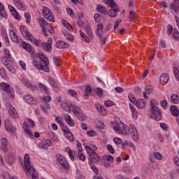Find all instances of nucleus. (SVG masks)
Here are the masks:
<instances>
[{
    "label": "nucleus",
    "instance_id": "nucleus-1",
    "mask_svg": "<svg viewBox=\"0 0 179 179\" xmlns=\"http://www.w3.org/2000/svg\"><path fill=\"white\" fill-rule=\"evenodd\" d=\"M114 131L115 132H118V134H122L123 135H131L132 139L135 141V142H138L139 139V134H138V130H136V127L135 126L131 124L130 128L128 126L124 124V123H120V126H114Z\"/></svg>",
    "mask_w": 179,
    "mask_h": 179
},
{
    "label": "nucleus",
    "instance_id": "nucleus-2",
    "mask_svg": "<svg viewBox=\"0 0 179 179\" xmlns=\"http://www.w3.org/2000/svg\"><path fill=\"white\" fill-rule=\"evenodd\" d=\"M38 58H39V59H41L44 65H43V64H41V62H40L34 61V66L37 69H39L40 71H43L44 72L48 73L50 72V67L48 66V65H50V61L48 60V58L45 57V55L43 53H38Z\"/></svg>",
    "mask_w": 179,
    "mask_h": 179
},
{
    "label": "nucleus",
    "instance_id": "nucleus-3",
    "mask_svg": "<svg viewBox=\"0 0 179 179\" xmlns=\"http://www.w3.org/2000/svg\"><path fill=\"white\" fill-rule=\"evenodd\" d=\"M24 168L27 170V174H30L32 179H38V173L36 172V170L30 164V155L25 154L24 157Z\"/></svg>",
    "mask_w": 179,
    "mask_h": 179
},
{
    "label": "nucleus",
    "instance_id": "nucleus-4",
    "mask_svg": "<svg viewBox=\"0 0 179 179\" xmlns=\"http://www.w3.org/2000/svg\"><path fill=\"white\" fill-rule=\"evenodd\" d=\"M159 104V101L156 99H151L150 106L151 107L152 115V118L155 120V121H160L162 120V113L157 105Z\"/></svg>",
    "mask_w": 179,
    "mask_h": 179
},
{
    "label": "nucleus",
    "instance_id": "nucleus-5",
    "mask_svg": "<svg viewBox=\"0 0 179 179\" xmlns=\"http://www.w3.org/2000/svg\"><path fill=\"white\" fill-rule=\"evenodd\" d=\"M108 3L111 8V9L108 12V15H109L110 17H115L120 10L118 6L115 5V2L113 0H108Z\"/></svg>",
    "mask_w": 179,
    "mask_h": 179
},
{
    "label": "nucleus",
    "instance_id": "nucleus-6",
    "mask_svg": "<svg viewBox=\"0 0 179 179\" xmlns=\"http://www.w3.org/2000/svg\"><path fill=\"white\" fill-rule=\"evenodd\" d=\"M0 86L2 90L6 92V94H8V97H10V99H15V90L10 88V85H9V84L6 83H1Z\"/></svg>",
    "mask_w": 179,
    "mask_h": 179
},
{
    "label": "nucleus",
    "instance_id": "nucleus-7",
    "mask_svg": "<svg viewBox=\"0 0 179 179\" xmlns=\"http://www.w3.org/2000/svg\"><path fill=\"white\" fill-rule=\"evenodd\" d=\"M6 106L7 110H8V113L10 117H12L13 118H17V117H19V115L17 114V111L16 110L15 107L12 106V103H10V102H7L6 103Z\"/></svg>",
    "mask_w": 179,
    "mask_h": 179
},
{
    "label": "nucleus",
    "instance_id": "nucleus-8",
    "mask_svg": "<svg viewBox=\"0 0 179 179\" xmlns=\"http://www.w3.org/2000/svg\"><path fill=\"white\" fill-rule=\"evenodd\" d=\"M56 159L59 164H61L62 167L64 169H69V164H68V162H66V159H65V157H64V155L57 154Z\"/></svg>",
    "mask_w": 179,
    "mask_h": 179
},
{
    "label": "nucleus",
    "instance_id": "nucleus-9",
    "mask_svg": "<svg viewBox=\"0 0 179 179\" xmlns=\"http://www.w3.org/2000/svg\"><path fill=\"white\" fill-rule=\"evenodd\" d=\"M41 47L45 51H47L48 52H51V51L52 50V38H48L47 43L42 42Z\"/></svg>",
    "mask_w": 179,
    "mask_h": 179
},
{
    "label": "nucleus",
    "instance_id": "nucleus-10",
    "mask_svg": "<svg viewBox=\"0 0 179 179\" xmlns=\"http://www.w3.org/2000/svg\"><path fill=\"white\" fill-rule=\"evenodd\" d=\"M20 30L24 38H26L27 40H33V35L29 32V31L27 30V27L24 26H21L20 27Z\"/></svg>",
    "mask_w": 179,
    "mask_h": 179
},
{
    "label": "nucleus",
    "instance_id": "nucleus-11",
    "mask_svg": "<svg viewBox=\"0 0 179 179\" xmlns=\"http://www.w3.org/2000/svg\"><path fill=\"white\" fill-rule=\"evenodd\" d=\"M0 142L1 149L4 152V153H6V152H8V145H9V141H8L6 138H1Z\"/></svg>",
    "mask_w": 179,
    "mask_h": 179
},
{
    "label": "nucleus",
    "instance_id": "nucleus-12",
    "mask_svg": "<svg viewBox=\"0 0 179 179\" xmlns=\"http://www.w3.org/2000/svg\"><path fill=\"white\" fill-rule=\"evenodd\" d=\"M5 129L7 132H15L16 131V128L13 127L9 120H5Z\"/></svg>",
    "mask_w": 179,
    "mask_h": 179
},
{
    "label": "nucleus",
    "instance_id": "nucleus-13",
    "mask_svg": "<svg viewBox=\"0 0 179 179\" xmlns=\"http://www.w3.org/2000/svg\"><path fill=\"white\" fill-rule=\"evenodd\" d=\"M24 100L28 104H36L37 100L34 99V97L31 96V95L27 94L24 96Z\"/></svg>",
    "mask_w": 179,
    "mask_h": 179
},
{
    "label": "nucleus",
    "instance_id": "nucleus-14",
    "mask_svg": "<svg viewBox=\"0 0 179 179\" xmlns=\"http://www.w3.org/2000/svg\"><path fill=\"white\" fill-rule=\"evenodd\" d=\"M71 104H73L72 103H68L66 101H63L61 103V107L64 111H66V113H72V110H71Z\"/></svg>",
    "mask_w": 179,
    "mask_h": 179
},
{
    "label": "nucleus",
    "instance_id": "nucleus-15",
    "mask_svg": "<svg viewBox=\"0 0 179 179\" xmlns=\"http://www.w3.org/2000/svg\"><path fill=\"white\" fill-rule=\"evenodd\" d=\"M171 9L173 10L175 13H179V1L173 0V2L171 3Z\"/></svg>",
    "mask_w": 179,
    "mask_h": 179
},
{
    "label": "nucleus",
    "instance_id": "nucleus-16",
    "mask_svg": "<svg viewBox=\"0 0 179 179\" xmlns=\"http://www.w3.org/2000/svg\"><path fill=\"white\" fill-rule=\"evenodd\" d=\"M89 157L91 163H99L101 159V157L99 155V154L96 152L90 155Z\"/></svg>",
    "mask_w": 179,
    "mask_h": 179
},
{
    "label": "nucleus",
    "instance_id": "nucleus-17",
    "mask_svg": "<svg viewBox=\"0 0 179 179\" xmlns=\"http://www.w3.org/2000/svg\"><path fill=\"white\" fill-rule=\"evenodd\" d=\"M160 83L164 86V85H167L169 83V74L167 73H164L160 76Z\"/></svg>",
    "mask_w": 179,
    "mask_h": 179
},
{
    "label": "nucleus",
    "instance_id": "nucleus-18",
    "mask_svg": "<svg viewBox=\"0 0 179 179\" xmlns=\"http://www.w3.org/2000/svg\"><path fill=\"white\" fill-rule=\"evenodd\" d=\"M62 131L66 135H67L66 138L68 141H69V142H73V134L69 131V128L67 127L64 128Z\"/></svg>",
    "mask_w": 179,
    "mask_h": 179
},
{
    "label": "nucleus",
    "instance_id": "nucleus-19",
    "mask_svg": "<svg viewBox=\"0 0 179 179\" xmlns=\"http://www.w3.org/2000/svg\"><path fill=\"white\" fill-rule=\"evenodd\" d=\"M13 3L20 10H26V5H24L20 0H13Z\"/></svg>",
    "mask_w": 179,
    "mask_h": 179
},
{
    "label": "nucleus",
    "instance_id": "nucleus-20",
    "mask_svg": "<svg viewBox=\"0 0 179 179\" xmlns=\"http://www.w3.org/2000/svg\"><path fill=\"white\" fill-rule=\"evenodd\" d=\"M52 143V141H51V140L50 139L45 140L42 141L41 144V149H48V148L51 146Z\"/></svg>",
    "mask_w": 179,
    "mask_h": 179
},
{
    "label": "nucleus",
    "instance_id": "nucleus-21",
    "mask_svg": "<svg viewBox=\"0 0 179 179\" xmlns=\"http://www.w3.org/2000/svg\"><path fill=\"white\" fill-rule=\"evenodd\" d=\"M57 48H68L69 47V44L65 43L64 41H58L56 44Z\"/></svg>",
    "mask_w": 179,
    "mask_h": 179
},
{
    "label": "nucleus",
    "instance_id": "nucleus-22",
    "mask_svg": "<svg viewBox=\"0 0 179 179\" xmlns=\"http://www.w3.org/2000/svg\"><path fill=\"white\" fill-rule=\"evenodd\" d=\"M27 127L34 128V127H36V123L31 119H28L27 122H24L23 124V128H27Z\"/></svg>",
    "mask_w": 179,
    "mask_h": 179
},
{
    "label": "nucleus",
    "instance_id": "nucleus-23",
    "mask_svg": "<svg viewBox=\"0 0 179 179\" xmlns=\"http://www.w3.org/2000/svg\"><path fill=\"white\" fill-rule=\"evenodd\" d=\"M10 36L13 43H19V38L17 37V35L15 31H10Z\"/></svg>",
    "mask_w": 179,
    "mask_h": 179
},
{
    "label": "nucleus",
    "instance_id": "nucleus-24",
    "mask_svg": "<svg viewBox=\"0 0 179 179\" xmlns=\"http://www.w3.org/2000/svg\"><path fill=\"white\" fill-rule=\"evenodd\" d=\"M136 107H138V108H145V106H146L145 99H138L136 103Z\"/></svg>",
    "mask_w": 179,
    "mask_h": 179
},
{
    "label": "nucleus",
    "instance_id": "nucleus-25",
    "mask_svg": "<svg viewBox=\"0 0 179 179\" xmlns=\"http://www.w3.org/2000/svg\"><path fill=\"white\" fill-rule=\"evenodd\" d=\"M70 106L72 108L74 115H78L80 113V108L76 106V105L73 103H71Z\"/></svg>",
    "mask_w": 179,
    "mask_h": 179
},
{
    "label": "nucleus",
    "instance_id": "nucleus-26",
    "mask_svg": "<svg viewBox=\"0 0 179 179\" xmlns=\"http://www.w3.org/2000/svg\"><path fill=\"white\" fill-rule=\"evenodd\" d=\"M38 23L41 26V27L44 28V29H47V27H48V24H50L48 22H47V21L43 18H40L38 20Z\"/></svg>",
    "mask_w": 179,
    "mask_h": 179
},
{
    "label": "nucleus",
    "instance_id": "nucleus-27",
    "mask_svg": "<svg viewBox=\"0 0 179 179\" xmlns=\"http://www.w3.org/2000/svg\"><path fill=\"white\" fill-rule=\"evenodd\" d=\"M65 150L69 154L71 160L73 162L75 160V157H74L76 153L75 151L71 150L70 148H66Z\"/></svg>",
    "mask_w": 179,
    "mask_h": 179
},
{
    "label": "nucleus",
    "instance_id": "nucleus-28",
    "mask_svg": "<svg viewBox=\"0 0 179 179\" xmlns=\"http://www.w3.org/2000/svg\"><path fill=\"white\" fill-rule=\"evenodd\" d=\"M170 111L173 117H177L179 114L178 108L176 106H172L171 107Z\"/></svg>",
    "mask_w": 179,
    "mask_h": 179
},
{
    "label": "nucleus",
    "instance_id": "nucleus-29",
    "mask_svg": "<svg viewBox=\"0 0 179 179\" xmlns=\"http://www.w3.org/2000/svg\"><path fill=\"white\" fill-rule=\"evenodd\" d=\"M22 45L23 48H24L25 50L27 51V52H31V45L30 44L27 43V42L22 41Z\"/></svg>",
    "mask_w": 179,
    "mask_h": 179
},
{
    "label": "nucleus",
    "instance_id": "nucleus-30",
    "mask_svg": "<svg viewBox=\"0 0 179 179\" xmlns=\"http://www.w3.org/2000/svg\"><path fill=\"white\" fill-rule=\"evenodd\" d=\"M96 10H98L99 13H102L103 15H106L107 13V9H106V7L101 5H98L96 6Z\"/></svg>",
    "mask_w": 179,
    "mask_h": 179
},
{
    "label": "nucleus",
    "instance_id": "nucleus-31",
    "mask_svg": "<svg viewBox=\"0 0 179 179\" xmlns=\"http://www.w3.org/2000/svg\"><path fill=\"white\" fill-rule=\"evenodd\" d=\"M66 121L67 124L69 125V127H74L75 126V122H73V120H72V117L69 116V115H66L65 116Z\"/></svg>",
    "mask_w": 179,
    "mask_h": 179
},
{
    "label": "nucleus",
    "instance_id": "nucleus-32",
    "mask_svg": "<svg viewBox=\"0 0 179 179\" xmlns=\"http://www.w3.org/2000/svg\"><path fill=\"white\" fill-rule=\"evenodd\" d=\"M90 93H92V87L90 86H87L84 93V97L85 99H89V96H90Z\"/></svg>",
    "mask_w": 179,
    "mask_h": 179
},
{
    "label": "nucleus",
    "instance_id": "nucleus-33",
    "mask_svg": "<svg viewBox=\"0 0 179 179\" xmlns=\"http://www.w3.org/2000/svg\"><path fill=\"white\" fill-rule=\"evenodd\" d=\"M171 100L173 104H178L179 103V97L177 94H173L171 96Z\"/></svg>",
    "mask_w": 179,
    "mask_h": 179
},
{
    "label": "nucleus",
    "instance_id": "nucleus-34",
    "mask_svg": "<svg viewBox=\"0 0 179 179\" xmlns=\"http://www.w3.org/2000/svg\"><path fill=\"white\" fill-rule=\"evenodd\" d=\"M85 31L87 34L89 36V37H91V38H93V31H92V27H90V26L89 25L86 26Z\"/></svg>",
    "mask_w": 179,
    "mask_h": 179
},
{
    "label": "nucleus",
    "instance_id": "nucleus-35",
    "mask_svg": "<svg viewBox=\"0 0 179 179\" xmlns=\"http://www.w3.org/2000/svg\"><path fill=\"white\" fill-rule=\"evenodd\" d=\"M55 121H57V122L58 124H59L62 131L64 130V128L65 129L67 127L66 125H65L64 123H62V120L61 119V117H56Z\"/></svg>",
    "mask_w": 179,
    "mask_h": 179
},
{
    "label": "nucleus",
    "instance_id": "nucleus-36",
    "mask_svg": "<svg viewBox=\"0 0 179 179\" xmlns=\"http://www.w3.org/2000/svg\"><path fill=\"white\" fill-rule=\"evenodd\" d=\"M85 150L89 156V157L90 156H92V155H94V153H96V152H94V150H93L92 148H90V146H85Z\"/></svg>",
    "mask_w": 179,
    "mask_h": 179
},
{
    "label": "nucleus",
    "instance_id": "nucleus-37",
    "mask_svg": "<svg viewBox=\"0 0 179 179\" xmlns=\"http://www.w3.org/2000/svg\"><path fill=\"white\" fill-rule=\"evenodd\" d=\"M24 131L28 135L29 138H31V139H33V138H34V135H33L31 130H30L29 127H24Z\"/></svg>",
    "mask_w": 179,
    "mask_h": 179
},
{
    "label": "nucleus",
    "instance_id": "nucleus-38",
    "mask_svg": "<svg viewBox=\"0 0 179 179\" xmlns=\"http://www.w3.org/2000/svg\"><path fill=\"white\" fill-rule=\"evenodd\" d=\"M97 110L100 113L101 115H106L107 114V110H106L101 106H97Z\"/></svg>",
    "mask_w": 179,
    "mask_h": 179
},
{
    "label": "nucleus",
    "instance_id": "nucleus-39",
    "mask_svg": "<svg viewBox=\"0 0 179 179\" xmlns=\"http://www.w3.org/2000/svg\"><path fill=\"white\" fill-rule=\"evenodd\" d=\"M51 13V11L50 9L47 7H43V17H47Z\"/></svg>",
    "mask_w": 179,
    "mask_h": 179
},
{
    "label": "nucleus",
    "instance_id": "nucleus-40",
    "mask_svg": "<svg viewBox=\"0 0 179 179\" xmlns=\"http://www.w3.org/2000/svg\"><path fill=\"white\" fill-rule=\"evenodd\" d=\"M48 82L50 85L52 86V87H55V86H57V80H55L52 77L48 78Z\"/></svg>",
    "mask_w": 179,
    "mask_h": 179
},
{
    "label": "nucleus",
    "instance_id": "nucleus-41",
    "mask_svg": "<svg viewBox=\"0 0 179 179\" xmlns=\"http://www.w3.org/2000/svg\"><path fill=\"white\" fill-rule=\"evenodd\" d=\"M3 65H5L6 69H8L9 72H11V73H15V68H13L10 64L3 63Z\"/></svg>",
    "mask_w": 179,
    "mask_h": 179
},
{
    "label": "nucleus",
    "instance_id": "nucleus-42",
    "mask_svg": "<svg viewBox=\"0 0 179 179\" xmlns=\"http://www.w3.org/2000/svg\"><path fill=\"white\" fill-rule=\"evenodd\" d=\"M4 55H5V58L7 59H12V55H10V52L8 49H4L3 50Z\"/></svg>",
    "mask_w": 179,
    "mask_h": 179
},
{
    "label": "nucleus",
    "instance_id": "nucleus-43",
    "mask_svg": "<svg viewBox=\"0 0 179 179\" xmlns=\"http://www.w3.org/2000/svg\"><path fill=\"white\" fill-rule=\"evenodd\" d=\"M29 41H31V43H34L36 45V47H39V45H41V40H36L34 38V36H33L32 40H29Z\"/></svg>",
    "mask_w": 179,
    "mask_h": 179
},
{
    "label": "nucleus",
    "instance_id": "nucleus-44",
    "mask_svg": "<svg viewBox=\"0 0 179 179\" xmlns=\"http://www.w3.org/2000/svg\"><path fill=\"white\" fill-rule=\"evenodd\" d=\"M11 15L14 16L15 19H17V20H20V16L19 15V13L15 10H11Z\"/></svg>",
    "mask_w": 179,
    "mask_h": 179
},
{
    "label": "nucleus",
    "instance_id": "nucleus-45",
    "mask_svg": "<svg viewBox=\"0 0 179 179\" xmlns=\"http://www.w3.org/2000/svg\"><path fill=\"white\" fill-rule=\"evenodd\" d=\"M102 159L105 162H113V160H114V158L111 155H104Z\"/></svg>",
    "mask_w": 179,
    "mask_h": 179
},
{
    "label": "nucleus",
    "instance_id": "nucleus-46",
    "mask_svg": "<svg viewBox=\"0 0 179 179\" xmlns=\"http://www.w3.org/2000/svg\"><path fill=\"white\" fill-rule=\"evenodd\" d=\"M0 17L6 19L8 17V14L5 11V8L0 10Z\"/></svg>",
    "mask_w": 179,
    "mask_h": 179
},
{
    "label": "nucleus",
    "instance_id": "nucleus-47",
    "mask_svg": "<svg viewBox=\"0 0 179 179\" xmlns=\"http://www.w3.org/2000/svg\"><path fill=\"white\" fill-rule=\"evenodd\" d=\"M38 86L40 89H41V90H43V92L46 93V94H48V88L47 87V86L43 85L42 83H39Z\"/></svg>",
    "mask_w": 179,
    "mask_h": 179
},
{
    "label": "nucleus",
    "instance_id": "nucleus-48",
    "mask_svg": "<svg viewBox=\"0 0 179 179\" xmlns=\"http://www.w3.org/2000/svg\"><path fill=\"white\" fill-rule=\"evenodd\" d=\"M101 15L99 13H95L94 15V20L97 22V23H100V21L101 20Z\"/></svg>",
    "mask_w": 179,
    "mask_h": 179
},
{
    "label": "nucleus",
    "instance_id": "nucleus-49",
    "mask_svg": "<svg viewBox=\"0 0 179 179\" xmlns=\"http://www.w3.org/2000/svg\"><path fill=\"white\" fill-rule=\"evenodd\" d=\"M145 93L146 94H152V93H153V88H152V87L150 86H147L145 87Z\"/></svg>",
    "mask_w": 179,
    "mask_h": 179
},
{
    "label": "nucleus",
    "instance_id": "nucleus-50",
    "mask_svg": "<svg viewBox=\"0 0 179 179\" xmlns=\"http://www.w3.org/2000/svg\"><path fill=\"white\" fill-rule=\"evenodd\" d=\"M135 11H130L129 15V19L130 22H134L135 20Z\"/></svg>",
    "mask_w": 179,
    "mask_h": 179
},
{
    "label": "nucleus",
    "instance_id": "nucleus-51",
    "mask_svg": "<svg viewBox=\"0 0 179 179\" xmlns=\"http://www.w3.org/2000/svg\"><path fill=\"white\" fill-rule=\"evenodd\" d=\"M77 117L80 121H86V115L83 113H79Z\"/></svg>",
    "mask_w": 179,
    "mask_h": 179
},
{
    "label": "nucleus",
    "instance_id": "nucleus-52",
    "mask_svg": "<svg viewBox=\"0 0 179 179\" xmlns=\"http://www.w3.org/2000/svg\"><path fill=\"white\" fill-rule=\"evenodd\" d=\"M64 36L69 41H73V36L72 34L69 33V34H64Z\"/></svg>",
    "mask_w": 179,
    "mask_h": 179
},
{
    "label": "nucleus",
    "instance_id": "nucleus-53",
    "mask_svg": "<svg viewBox=\"0 0 179 179\" xmlns=\"http://www.w3.org/2000/svg\"><path fill=\"white\" fill-rule=\"evenodd\" d=\"M45 19H46L49 22H55V19L54 18V15H52V14H51V13L48 15H47L45 17Z\"/></svg>",
    "mask_w": 179,
    "mask_h": 179
},
{
    "label": "nucleus",
    "instance_id": "nucleus-54",
    "mask_svg": "<svg viewBox=\"0 0 179 179\" xmlns=\"http://www.w3.org/2000/svg\"><path fill=\"white\" fill-rule=\"evenodd\" d=\"M95 92L99 96V97H103V89L101 88H96Z\"/></svg>",
    "mask_w": 179,
    "mask_h": 179
},
{
    "label": "nucleus",
    "instance_id": "nucleus-55",
    "mask_svg": "<svg viewBox=\"0 0 179 179\" xmlns=\"http://www.w3.org/2000/svg\"><path fill=\"white\" fill-rule=\"evenodd\" d=\"M64 26L69 31H71L72 30V26L70 25V24L67 21H64L63 22Z\"/></svg>",
    "mask_w": 179,
    "mask_h": 179
},
{
    "label": "nucleus",
    "instance_id": "nucleus-56",
    "mask_svg": "<svg viewBox=\"0 0 179 179\" xmlns=\"http://www.w3.org/2000/svg\"><path fill=\"white\" fill-rule=\"evenodd\" d=\"M78 157L82 162H85V160H86V157H85L82 151L78 152Z\"/></svg>",
    "mask_w": 179,
    "mask_h": 179
},
{
    "label": "nucleus",
    "instance_id": "nucleus-57",
    "mask_svg": "<svg viewBox=\"0 0 179 179\" xmlns=\"http://www.w3.org/2000/svg\"><path fill=\"white\" fill-rule=\"evenodd\" d=\"M113 142H115V145H121L122 143V139L118 137H115L113 138Z\"/></svg>",
    "mask_w": 179,
    "mask_h": 179
},
{
    "label": "nucleus",
    "instance_id": "nucleus-58",
    "mask_svg": "<svg viewBox=\"0 0 179 179\" xmlns=\"http://www.w3.org/2000/svg\"><path fill=\"white\" fill-rule=\"evenodd\" d=\"M103 24H99L97 25V27H96V34H97V36H100V34H100V30H103Z\"/></svg>",
    "mask_w": 179,
    "mask_h": 179
},
{
    "label": "nucleus",
    "instance_id": "nucleus-59",
    "mask_svg": "<svg viewBox=\"0 0 179 179\" xmlns=\"http://www.w3.org/2000/svg\"><path fill=\"white\" fill-rule=\"evenodd\" d=\"M22 82H23L24 85L25 86H27V87H33V85H31V83H30L29 82V80H27V79H24V80H22Z\"/></svg>",
    "mask_w": 179,
    "mask_h": 179
},
{
    "label": "nucleus",
    "instance_id": "nucleus-60",
    "mask_svg": "<svg viewBox=\"0 0 179 179\" xmlns=\"http://www.w3.org/2000/svg\"><path fill=\"white\" fill-rule=\"evenodd\" d=\"M43 101H45L46 106L48 107L50 104H47L48 103H50L51 101V96H43Z\"/></svg>",
    "mask_w": 179,
    "mask_h": 179
},
{
    "label": "nucleus",
    "instance_id": "nucleus-61",
    "mask_svg": "<svg viewBox=\"0 0 179 179\" xmlns=\"http://www.w3.org/2000/svg\"><path fill=\"white\" fill-rule=\"evenodd\" d=\"M178 69L177 67H174L173 68V73H174V76L176 77V78L178 80L179 82V77H178Z\"/></svg>",
    "mask_w": 179,
    "mask_h": 179
},
{
    "label": "nucleus",
    "instance_id": "nucleus-62",
    "mask_svg": "<svg viewBox=\"0 0 179 179\" xmlns=\"http://www.w3.org/2000/svg\"><path fill=\"white\" fill-rule=\"evenodd\" d=\"M129 101H131V103H133L136 101V99L132 94H129Z\"/></svg>",
    "mask_w": 179,
    "mask_h": 179
},
{
    "label": "nucleus",
    "instance_id": "nucleus-63",
    "mask_svg": "<svg viewBox=\"0 0 179 179\" xmlns=\"http://www.w3.org/2000/svg\"><path fill=\"white\" fill-rule=\"evenodd\" d=\"M87 135H88V136H96V131L93 130H88L87 131Z\"/></svg>",
    "mask_w": 179,
    "mask_h": 179
},
{
    "label": "nucleus",
    "instance_id": "nucleus-64",
    "mask_svg": "<svg viewBox=\"0 0 179 179\" xmlns=\"http://www.w3.org/2000/svg\"><path fill=\"white\" fill-rule=\"evenodd\" d=\"M24 17H25V20H27V23L29 24V23H30V19H31L30 14L29 13H25Z\"/></svg>",
    "mask_w": 179,
    "mask_h": 179
}]
</instances>
